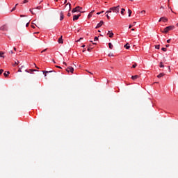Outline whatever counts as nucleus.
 <instances>
[{
    "mask_svg": "<svg viewBox=\"0 0 178 178\" xmlns=\"http://www.w3.org/2000/svg\"><path fill=\"white\" fill-rule=\"evenodd\" d=\"M128 13H129V17H130V16H131V13H132L131 10L129 9Z\"/></svg>",
    "mask_w": 178,
    "mask_h": 178,
    "instance_id": "obj_21",
    "label": "nucleus"
},
{
    "mask_svg": "<svg viewBox=\"0 0 178 178\" xmlns=\"http://www.w3.org/2000/svg\"><path fill=\"white\" fill-rule=\"evenodd\" d=\"M63 65H66V63H65V62H64V63H63Z\"/></svg>",
    "mask_w": 178,
    "mask_h": 178,
    "instance_id": "obj_61",
    "label": "nucleus"
},
{
    "mask_svg": "<svg viewBox=\"0 0 178 178\" xmlns=\"http://www.w3.org/2000/svg\"><path fill=\"white\" fill-rule=\"evenodd\" d=\"M88 51L89 52L91 51V49L88 48Z\"/></svg>",
    "mask_w": 178,
    "mask_h": 178,
    "instance_id": "obj_48",
    "label": "nucleus"
},
{
    "mask_svg": "<svg viewBox=\"0 0 178 178\" xmlns=\"http://www.w3.org/2000/svg\"><path fill=\"white\" fill-rule=\"evenodd\" d=\"M163 76H165V74L164 73H161L157 76V77H158V79H161V77H163Z\"/></svg>",
    "mask_w": 178,
    "mask_h": 178,
    "instance_id": "obj_13",
    "label": "nucleus"
},
{
    "mask_svg": "<svg viewBox=\"0 0 178 178\" xmlns=\"http://www.w3.org/2000/svg\"><path fill=\"white\" fill-rule=\"evenodd\" d=\"M108 47L110 48V49H113V44H112V43H108Z\"/></svg>",
    "mask_w": 178,
    "mask_h": 178,
    "instance_id": "obj_17",
    "label": "nucleus"
},
{
    "mask_svg": "<svg viewBox=\"0 0 178 178\" xmlns=\"http://www.w3.org/2000/svg\"><path fill=\"white\" fill-rule=\"evenodd\" d=\"M10 52H11V54H13V51H11Z\"/></svg>",
    "mask_w": 178,
    "mask_h": 178,
    "instance_id": "obj_63",
    "label": "nucleus"
},
{
    "mask_svg": "<svg viewBox=\"0 0 178 178\" xmlns=\"http://www.w3.org/2000/svg\"><path fill=\"white\" fill-rule=\"evenodd\" d=\"M106 16V17H107L108 20H110L111 17H109V15H108V14H107Z\"/></svg>",
    "mask_w": 178,
    "mask_h": 178,
    "instance_id": "obj_34",
    "label": "nucleus"
},
{
    "mask_svg": "<svg viewBox=\"0 0 178 178\" xmlns=\"http://www.w3.org/2000/svg\"><path fill=\"white\" fill-rule=\"evenodd\" d=\"M67 5H69V10H72V4H70V3H68L66 4V6H67Z\"/></svg>",
    "mask_w": 178,
    "mask_h": 178,
    "instance_id": "obj_19",
    "label": "nucleus"
},
{
    "mask_svg": "<svg viewBox=\"0 0 178 178\" xmlns=\"http://www.w3.org/2000/svg\"><path fill=\"white\" fill-rule=\"evenodd\" d=\"M29 24H30V22H29L26 24V27H29Z\"/></svg>",
    "mask_w": 178,
    "mask_h": 178,
    "instance_id": "obj_38",
    "label": "nucleus"
},
{
    "mask_svg": "<svg viewBox=\"0 0 178 178\" xmlns=\"http://www.w3.org/2000/svg\"><path fill=\"white\" fill-rule=\"evenodd\" d=\"M83 52H86V49L83 50Z\"/></svg>",
    "mask_w": 178,
    "mask_h": 178,
    "instance_id": "obj_57",
    "label": "nucleus"
},
{
    "mask_svg": "<svg viewBox=\"0 0 178 178\" xmlns=\"http://www.w3.org/2000/svg\"><path fill=\"white\" fill-rule=\"evenodd\" d=\"M64 19L63 12H60V20L62 21Z\"/></svg>",
    "mask_w": 178,
    "mask_h": 178,
    "instance_id": "obj_10",
    "label": "nucleus"
},
{
    "mask_svg": "<svg viewBox=\"0 0 178 178\" xmlns=\"http://www.w3.org/2000/svg\"><path fill=\"white\" fill-rule=\"evenodd\" d=\"M166 48H169V44L165 45Z\"/></svg>",
    "mask_w": 178,
    "mask_h": 178,
    "instance_id": "obj_47",
    "label": "nucleus"
},
{
    "mask_svg": "<svg viewBox=\"0 0 178 178\" xmlns=\"http://www.w3.org/2000/svg\"><path fill=\"white\" fill-rule=\"evenodd\" d=\"M131 31H134V29H131Z\"/></svg>",
    "mask_w": 178,
    "mask_h": 178,
    "instance_id": "obj_60",
    "label": "nucleus"
},
{
    "mask_svg": "<svg viewBox=\"0 0 178 178\" xmlns=\"http://www.w3.org/2000/svg\"><path fill=\"white\" fill-rule=\"evenodd\" d=\"M9 74H10V72H9V71L3 73V76H5L6 77H8V76H9Z\"/></svg>",
    "mask_w": 178,
    "mask_h": 178,
    "instance_id": "obj_15",
    "label": "nucleus"
},
{
    "mask_svg": "<svg viewBox=\"0 0 178 178\" xmlns=\"http://www.w3.org/2000/svg\"><path fill=\"white\" fill-rule=\"evenodd\" d=\"M97 15H101V12L97 13Z\"/></svg>",
    "mask_w": 178,
    "mask_h": 178,
    "instance_id": "obj_52",
    "label": "nucleus"
},
{
    "mask_svg": "<svg viewBox=\"0 0 178 178\" xmlns=\"http://www.w3.org/2000/svg\"><path fill=\"white\" fill-rule=\"evenodd\" d=\"M0 30L1 31H8V26L6 24H4L0 27Z\"/></svg>",
    "mask_w": 178,
    "mask_h": 178,
    "instance_id": "obj_4",
    "label": "nucleus"
},
{
    "mask_svg": "<svg viewBox=\"0 0 178 178\" xmlns=\"http://www.w3.org/2000/svg\"><path fill=\"white\" fill-rule=\"evenodd\" d=\"M100 13H104V11L100 12Z\"/></svg>",
    "mask_w": 178,
    "mask_h": 178,
    "instance_id": "obj_62",
    "label": "nucleus"
},
{
    "mask_svg": "<svg viewBox=\"0 0 178 178\" xmlns=\"http://www.w3.org/2000/svg\"><path fill=\"white\" fill-rule=\"evenodd\" d=\"M155 48H156V49H159V48H160L159 44L156 45V46H155Z\"/></svg>",
    "mask_w": 178,
    "mask_h": 178,
    "instance_id": "obj_28",
    "label": "nucleus"
},
{
    "mask_svg": "<svg viewBox=\"0 0 178 178\" xmlns=\"http://www.w3.org/2000/svg\"><path fill=\"white\" fill-rule=\"evenodd\" d=\"M83 40V38H81L79 40H76V42H80V40Z\"/></svg>",
    "mask_w": 178,
    "mask_h": 178,
    "instance_id": "obj_41",
    "label": "nucleus"
},
{
    "mask_svg": "<svg viewBox=\"0 0 178 178\" xmlns=\"http://www.w3.org/2000/svg\"><path fill=\"white\" fill-rule=\"evenodd\" d=\"M164 67L163 64L162 63V62H161L160 63V67Z\"/></svg>",
    "mask_w": 178,
    "mask_h": 178,
    "instance_id": "obj_31",
    "label": "nucleus"
},
{
    "mask_svg": "<svg viewBox=\"0 0 178 178\" xmlns=\"http://www.w3.org/2000/svg\"><path fill=\"white\" fill-rule=\"evenodd\" d=\"M106 13H112V10L106 11Z\"/></svg>",
    "mask_w": 178,
    "mask_h": 178,
    "instance_id": "obj_33",
    "label": "nucleus"
},
{
    "mask_svg": "<svg viewBox=\"0 0 178 178\" xmlns=\"http://www.w3.org/2000/svg\"><path fill=\"white\" fill-rule=\"evenodd\" d=\"M56 67H58V69H62V67H60L59 66H56Z\"/></svg>",
    "mask_w": 178,
    "mask_h": 178,
    "instance_id": "obj_46",
    "label": "nucleus"
},
{
    "mask_svg": "<svg viewBox=\"0 0 178 178\" xmlns=\"http://www.w3.org/2000/svg\"><path fill=\"white\" fill-rule=\"evenodd\" d=\"M120 6H118L116 7H112L110 8V10H112L114 13H119V9Z\"/></svg>",
    "mask_w": 178,
    "mask_h": 178,
    "instance_id": "obj_2",
    "label": "nucleus"
},
{
    "mask_svg": "<svg viewBox=\"0 0 178 178\" xmlns=\"http://www.w3.org/2000/svg\"><path fill=\"white\" fill-rule=\"evenodd\" d=\"M19 3L15 4V6L11 10V12H14V10H16V6H17Z\"/></svg>",
    "mask_w": 178,
    "mask_h": 178,
    "instance_id": "obj_22",
    "label": "nucleus"
},
{
    "mask_svg": "<svg viewBox=\"0 0 178 178\" xmlns=\"http://www.w3.org/2000/svg\"><path fill=\"white\" fill-rule=\"evenodd\" d=\"M160 9H165V8L161 6L160 7Z\"/></svg>",
    "mask_w": 178,
    "mask_h": 178,
    "instance_id": "obj_43",
    "label": "nucleus"
},
{
    "mask_svg": "<svg viewBox=\"0 0 178 178\" xmlns=\"http://www.w3.org/2000/svg\"><path fill=\"white\" fill-rule=\"evenodd\" d=\"M43 73H52V71H42Z\"/></svg>",
    "mask_w": 178,
    "mask_h": 178,
    "instance_id": "obj_27",
    "label": "nucleus"
},
{
    "mask_svg": "<svg viewBox=\"0 0 178 178\" xmlns=\"http://www.w3.org/2000/svg\"><path fill=\"white\" fill-rule=\"evenodd\" d=\"M67 16H68V17H70V16H72V14L70 13H68Z\"/></svg>",
    "mask_w": 178,
    "mask_h": 178,
    "instance_id": "obj_37",
    "label": "nucleus"
},
{
    "mask_svg": "<svg viewBox=\"0 0 178 178\" xmlns=\"http://www.w3.org/2000/svg\"><path fill=\"white\" fill-rule=\"evenodd\" d=\"M162 51H163L164 52H166V51H168V49L165 48V47H163L162 49Z\"/></svg>",
    "mask_w": 178,
    "mask_h": 178,
    "instance_id": "obj_26",
    "label": "nucleus"
},
{
    "mask_svg": "<svg viewBox=\"0 0 178 178\" xmlns=\"http://www.w3.org/2000/svg\"><path fill=\"white\" fill-rule=\"evenodd\" d=\"M80 16H81V15H74V17H73V20H74V21H76V20H79V17H80Z\"/></svg>",
    "mask_w": 178,
    "mask_h": 178,
    "instance_id": "obj_8",
    "label": "nucleus"
},
{
    "mask_svg": "<svg viewBox=\"0 0 178 178\" xmlns=\"http://www.w3.org/2000/svg\"><path fill=\"white\" fill-rule=\"evenodd\" d=\"M108 35L110 38H112V37H113V33H111L110 31H108Z\"/></svg>",
    "mask_w": 178,
    "mask_h": 178,
    "instance_id": "obj_18",
    "label": "nucleus"
},
{
    "mask_svg": "<svg viewBox=\"0 0 178 178\" xmlns=\"http://www.w3.org/2000/svg\"><path fill=\"white\" fill-rule=\"evenodd\" d=\"M4 54L5 53L3 51H0V58H5V56H3Z\"/></svg>",
    "mask_w": 178,
    "mask_h": 178,
    "instance_id": "obj_16",
    "label": "nucleus"
},
{
    "mask_svg": "<svg viewBox=\"0 0 178 178\" xmlns=\"http://www.w3.org/2000/svg\"><path fill=\"white\" fill-rule=\"evenodd\" d=\"M159 22H163L164 23H166V22H168V18L162 17L160 18Z\"/></svg>",
    "mask_w": 178,
    "mask_h": 178,
    "instance_id": "obj_6",
    "label": "nucleus"
},
{
    "mask_svg": "<svg viewBox=\"0 0 178 178\" xmlns=\"http://www.w3.org/2000/svg\"><path fill=\"white\" fill-rule=\"evenodd\" d=\"M20 17H24V15H20Z\"/></svg>",
    "mask_w": 178,
    "mask_h": 178,
    "instance_id": "obj_55",
    "label": "nucleus"
},
{
    "mask_svg": "<svg viewBox=\"0 0 178 178\" xmlns=\"http://www.w3.org/2000/svg\"><path fill=\"white\" fill-rule=\"evenodd\" d=\"M14 51H16V47H14Z\"/></svg>",
    "mask_w": 178,
    "mask_h": 178,
    "instance_id": "obj_59",
    "label": "nucleus"
},
{
    "mask_svg": "<svg viewBox=\"0 0 178 178\" xmlns=\"http://www.w3.org/2000/svg\"><path fill=\"white\" fill-rule=\"evenodd\" d=\"M25 72H26V73H30L31 72H37V70H26Z\"/></svg>",
    "mask_w": 178,
    "mask_h": 178,
    "instance_id": "obj_14",
    "label": "nucleus"
},
{
    "mask_svg": "<svg viewBox=\"0 0 178 178\" xmlns=\"http://www.w3.org/2000/svg\"><path fill=\"white\" fill-rule=\"evenodd\" d=\"M19 60H17V62L15 61V64H13V66H16L19 65Z\"/></svg>",
    "mask_w": 178,
    "mask_h": 178,
    "instance_id": "obj_23",
    "label": "nucleus"
},
{
    "mask_svg": "<svg viewBox=\"0 0 178 178\" xmlns=\"http://www.w3.org/2000/svg\"><path fill=\"white\" fill-rule=\"evenodd\" d=\"M138 75H134L131 76L132 80H137L138 79Z\"/></svg>",
    "mask_w": 178,
    "mask_h": 178,
    "instance_id": "obj_12",
    "label": "nucleus"
},
{
    "mask_svg": "<svg viewBox=\"0 0 178 178\" xmlns=\"http://www.w3.org/2000/svg\"><path fill=\"white\" fill-rule=\"evenodd\" d=\"M124 47L126 49H130V44H129V43H127Z\"/></svg>",
    "mask_w": 178,
    "mask_h": 178,
    "instance_id": "obj_11",
    "label": "nucleus"
},
{
    "mask_svg": "<svg viewBox=\"0 0 178 178\" xmlns=\"http://www.w3.org/2000/svg\"><path fill=\"white\" fill-rule=\"evenodd\" d=\"M53 62H54V63H56V62H55V60H53Z\"/></svg>",
    "mask_w": 178,
    "mask_h": 178,
    "instance_id": "obj_58",
    "label": "nucleus"
},
{
    "mask_svg": "<svg viewBox=\"0 0 178 178\" xmlns=\"http://www.w3.org/2000/svg\"><path fill=\"white\" fill-rule=\"evenodd\" d=\"M2 73H3V70H0V76H1V74H2Z\"/></svg>",
    "mask_w": 178,
    "mask_h": 178,
    "instance_id": "obj_35",
    "label": "nucleus"
},
{
    "mask_svg": "<svg viewBox=\"0 0 178 178\" xmlns=\"http://www.w3.org/2000/svg\"><path fill=\"white\" fill-rule=\"evenodd\" d=\"M66 71H67L68 73H73V72H74V68H73L72 67H68L66 69Z\"/></svg>",
    "mask_w": 178,
    "mask_h": 178,
    "instance_id": "obj_5",
    "label": "nucleus"
},
{
    "mask_svg": "<svg viewBox=\"0 0 178 178\" xmlns=\"http://www.w3.org/2000/svg\"><path fill=\"white\" fill-rule=\"evenodd\" d=\"M140 13H141V15H145V10H142V11L140 12Z\"/></svg>",
    "mask_w": 178,
    "mask_h": 178,
    "instance_id": "obj_30",
    "label": "nucleus"
},
{
    "mask_svg": "<svg viewBox=\"0 0 178 178\" xmlns=\"http://www.w3.org/2000/svg\"><path fill=\"white\" fill-rule=\"evenodd\" d=\"M103 24H104V21H100V22L99 24H97L95 29H99V27H101Z\"/></svg>",
    "mask_w": 178,
    "mask_h": 178,
    "instance_id": "obj_7",
    "label": "nucleus"
},
{
    "mask_svg": "<svg viewBox=\"0 0 178 178\" xmlns=\"http://www.w3.org/2000/svg\"><path fill=\"white\" fill-rule=\"evenodd\" d=\"M58 44H63V36H60V38L58 40Z\"/></svg>",
    "mask_w": 178,
    "mask_h": 178,
    "instance_id": "obj_9",
    "label": "nucleus"
},
{
    "mask_svg": "<svg viewBox=\"0 0 178 178\" xmlns=\"http://www.w3.org/2000/svg\"><path fill=\"white\" fill-rule=\"evenodd\" d=\"M94 41H98V37H95V38H94Z\"/></svg>",
    "mask_w": 178,
    "mask_h": 178,
    "instance_id": "obj_32",
    "label": "nucleus"
},
{
    "mask_svg": "<svg viewBox=\"0 0 178 178\" xmlns=\"http://www.w3.org/2000/svg\"><path fill=\"white\" fill-rule=\"evenodd\" d=\"M88 17H91V13L89 14Z\"/></svg>",
    "mask_w": 178,
    "mask_h": 178,
    "instance_id": "obj_53",
    "label": "nucleus"
},
{
    "mask_svg": "<svg viewBox=\"0 0 178 178\" xmlns=\"http://www.w3.org/2000/svg\"><path fill=\"white\" fill-rule=\"evenodd\" d=\"M83 9V8L80 6H76L75 8H73L72 12V13H76V12H80V10Z\"/></svg>",
    "mask_w": 178,
    "mask_h": 178,
    "instance_id": "obj_3",
    "label": "nucleus"
},
{
    "mask_svg": "<svg viewBox=\"0 0 178 178\" xmlns=\"http://www.w3.org/2000/svg\"><path fill=\"white\" fill-rule=\"evenodd\" d=\"M124 12H126V10L124 8H122L121 15H124Z\"/></svg>",
    "mask_w": 178,
    "mask_h": 178,
    "instance_id": "obj_20",
    "label": "nucleus"
},
{
    "mask_svg": "<svg viewBox=\"0 0 178 178\" xmlns=\"http://www.w3.org/2000/svg\"><path fill=\"white\" fill-rule=\"evenodd\" d=\"M47 49H44L43 51H41V53L42 54V53H44V52H46V51H47Z\"/></svg>",
    "mask_w": 178,
    "mask_h": 178,
    "instance_id": "obj_39",
    "label": "nucleus"
},
{
    "mask_svg": "<svg viewBox=\"0 0 178 178\" xmlns=\"http://www.w3.org/2000/svg\"><path fill=\"white\" fill-rule=\"evenodd\" d=\"M108 56H113V54H108Z\"/></svg>",
    "mask_w": 178,
    "mask_h": 178,
    "instance_id": "obj_45",
    "label": "nucleus"
},
{
    "mask_svg": "<svg viewBox=\"0 0 178 178\" xmlns=\"http://www.w3.org/2000/svg\"><path fill=\"white\" fill-rule=\"evenodd\" d=\"M173 29H175V26H167L164 29V31H163V33H168L169 31H170V30H173Z\"/></svg>",
    "mask_w": 178,
    "mask_h": 178,
    "instance_id": "obj_1",
    "label": "nucleus"
},
{
    "mask_svg": "<svg viewBox=\"0 0 178 178\" xmlns=\"http://www.w3.org/2000/svg\"><path fill=\"white\" fill-rule=\"evenodd\" d=\"M32 29H35V26L34 25H31Z\"/></svg>",
    "mask_w": 178,
    "mask_h": 178,
    "instance_id": "obj_44",
    "label": "nucleus"
},
{
    "mask_svg": "<svg viewBox=\"0 0 178 178\" xmlns=\"http://www.w3.org/2000/svg\"><path fill=\"white\" fill-rule=\"evenodd\" d=\"M131 27H133V25H129V29H131Z\"/></svg>",
    "mask_w": 178,
    "mask_h": 178,
    "instance_id": "obj_42",
    "label": "nucleus"
},
{
    "mask_svg": "<svg viewBox=\"0 0 178 178\" xmlns=\"http://www.w3.org/2000/svg\"><path fill=\"white\" fill-rule=\"evenodd\" d=\"M56 2H58V0H55Z\"/></svg>",
    "mask_w": 178,
    "mask_h": 178,
    "instance_id": "obj_64",
    "label": "nucleus"
},
{
    "mask_svg": "<svg viewBox=\"0 0 178 178\" xmlns=\"http://www.w3.org/2000/svg\"><path fill=\"white\" fill-rule=\"evenodd\" d=\"M18 72H22V70H21V69H19V70H18Z\"/></svg>",
    "mask_w": 178,
    "mask_h": 178,
    "instance_id": "obj_49",
    "label": "nucleus"
},
{
    "mask_svg": "<svg viewBox=\"0 0 178 178\" xmlns=\"http://www.w3.org/2000/svg\"><path fill=\"white\" fill-rule=\"evenodd\" d=\"M29 11L31 12V13L32 15H35V13H34V12L33 11L32 9H30Z\"/></svg>",
    "mask_w": 178,
    "mask_h": 178,
    "instance_id": "obj_29",
    "label": "nucleus"
},
{
    "mask_svg": "<svg viewBox=\"0 0 178 178\" xmlns=\"http://www.w3.org/2000/svg\"><path fill=\"white\" fill-rule=\"evenodd\" d=\"M29 2V0H24L23 3H27Z\"/></svg>",
    "mask_w": 178,
    "mask_h": 178,
    "instance_id": "obj_36",
    "label": "nucleus"
},
{
    "mask_svg": "<svg viewBox=\"0 0 178 178\" xmlns=\"http://www.w3.org/2000/svg\"><path fill=\"white\" fill-rule=\"evenodd\" d=\"M170 40H171L170 39L167 40L168 44H170Z\"/></svg>",
    "mask_w": 178,
    "mask_h": 178,
    "instance_id": "obj_40",
    "label": "nucleus"
},
{
    "mask_svg": "<svg viewBox=\"0 0 178 178\" xmlns=\"http://www.w3.org/2000/svg\"><path fill=\"white\" fill-rule=\"evenodd\" d=\"M35 9H38V10H40V9H42V6H39L36 7Z\"/></svg>",
    "mask_w": 178,
    "mask_h": 178,
    "instance_id": "obj_24",
    "label": "nucleus"
},
{
    "mask_svg": "<svg viewBox=\"0 0 178 178\" xmlns=\"http://www.w3.org/2000/svg\"><path fill=\"white\" fill-rule=\"evenodd\" d=\"M40 32H35L34 33V34H38Z\"/></svg>",
    "mask_w": 178,
    "mask_h": 178,
    "instance_id": "obj_54",
    "label": "nucleus"
},
{
    "mask_svg": "<svg viewBox=\"0 0 178 178\" xmlns=\"http://www.w3.org/2000/svg\"><path fill=\"white\" fill-rule=\"evenodd\" d=\"M67 0H65L64 3H67Z\"/></svg>",
    "mask_w": 178,
    "mask_h": 178,
    "instance_id": "obj_50",
    "label": "nucleus"
},
{
    "mask_svg": "<svg viewBox=\"0 0 178 178\" xmlns=\"http://www.w3.org/2000/svg\"><path fill=\"white\" fill-rule=\"evenodd\" d=\"M85 47H86V45L83 44V45L82 46V48H84Z\"/></svg>",
    "mask_w": 178,
    "mask_h": 178,
    "instance_id": "obj_56",
    "label": "nucleus"
},
{
    "mask_svg": "<svg viewBox=\"0 0 178 178\" xmlns=\"http://www.w3.org/2000/svg\"><path fill=\"white\" fill-rule=\"evenodd\" d=\"M168 8H169L170 9H171V11H172V12H173V10H172V8H170L169 6H168Z\"/></svg>",
    "mask_w": 178,
    "mask_h": 178,
    "instance_id": "obj_51",
    "label": "nucleus"
},
{
    "mask_svg": "<svg viewBox=\"0 0 178 178\" xmlns=\"http://www.w3.org/2000/svg\"><path fill=\"white\" fill-rule=\"evenodd\" d=\"M132 67L134 69L136 67H137V63H134L133 65H132Z\"/></svg>",
    "mask_w": 178,
    "mask_h": 178,
    "instance_id": "obj_25",
    "label": "nucleus"
}]
</instances>
